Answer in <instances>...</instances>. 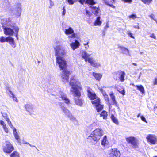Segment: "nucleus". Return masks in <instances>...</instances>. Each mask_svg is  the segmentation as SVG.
<instances>
[{"label": "nucleus", "mask_w": 157, "mask_h": 157, "mask_svg": "<svg viewBox=\"0 0 157 157\" xmlns=\"http://www.w3.org/2000/svg\"><path fill=\"white\" fill-rule=\"evenodd\" d=\"M55 56H58L56 58V62L58 63L61 70L65 69L67 67L66 60L62 57L66 55V51L65 48L60 45H57L54 48Z\"/></svg>", "instance_id": "obj_1"}, {"label": "nucleus", "mask_w": 157, "mask_h": 157, "mask_svg": "<svg viewBox=\"0 0 157 157\" xmlns=\"http://www.w3.org/2000/svg\"><path fill=\"white\" fill-rule=\"evenodd\" d=\"M1 23L6 26L3 25L4 33L6 35L12 36L15 33V28L18 27L15 24L12 22L9 18H5L1 20Z\"/></svg>", "instance_id": "obj_2"}, {"label": "nucleus", "mask_w": 157, "mask_h": 157, "mask_svg": "<svg viewBox=\"0 0 157 157\" xmlns=\"http://www.w3.org/2000/svg\"><path fill=\"white\" fill-rule=\"evenodd\" d=\"M69 84L71 86V92L75 97L79 98L81 96V90H82V85L77 79L73 78L71 79Z\"/></svg>", "instance_id": "obj_3"}, {"label": "nucleus", "mask_w": 157, "mask_h": 157, "mask_svg": "<svg viewBox=\"0 0 157 157\" xmlns=\"http://www.w3.org/2000/svg\"><path fill=\"white\" fill-rule=\"evenodd\" d=\"M104 134L102 129L98 128L93 131L89 136L87 140L95 144Z\"/></svg>", "instance_id": "obj_4"}, {"label": "nucleus", "mask_w": 157, "mask_h": 157, "mask_svg": "<svg viewBox=\"0 0 157 157\" xmlns=\"http://www.w3.org/2000/svg\"><path fill=\"white\" fill-rule=\"evenodd\" d=\"M126 141L131 144L133 148H136L138 147V141L135 137L130 136L126 138Z\"/></svg>", "instance_id": "obj_5"}, {"label": "nucleus", "mask_w": 157, "mask_h": 157, "mask_svg": "<svg viewBox=\"0 0 157 157\" xmlns=\"http://www.w3.org/2000/svg\"><path fill=\"white\" fill-rule=\"evenodd\" d=\"M71 74L70 71L67 70H63L61 73V77L62 81L65 83L68 82L69 76Z\"/></svg>", "instance_id": "obj_6"}, {"label": "nucleus", "mask_w": 157, "mask_h": 157, "mask_svg": "<svg viewBox=\"0 0 157 157\" xmlns=\"http://www.w3.org/2000/svg\"><path fill=\"white\" fill-rule=\"evenodd\" d=\"M14 149L12 145L9 142L6 141L5 145L3 147V150L4 152L10 153Z\"/></svg>", "instance_id": "obj_7"}, {"label": "nucleus", "mask_w": 157, "mask_h": 157, "mask_svg": "<svg viewBox=\"0 0 157 157\" xmlns=\"http://www.w3.org/2000/svg\"><path fill=\"white\" fill-rule=\"evenodd\" d=\"M100 100L98 98L91 101L92 103L95 106L96 109L98 112L101 111L103 108V105L100 104Z\"/></svg>", "instance_id": "obj_8"}, {"label": "nucleus", "mask_w": 157, "mask_h": 157, "mask_svg": "<svg viewBox=\"0 0 157 157\" xmlns=\"http://www.w3.org/2000/svg\"><path fill=\"white\" fill-rule=\"evenodd\" d=\"M146 138L148 142L152 144H155L157 141L156 136L155 135L149 134L147 136Z\"/></svg>", "instance_id": "obj_9"}, {"label": "nucleus", "mask_w": 157, "mask_h": 157, "mask_svg": "<svg viewBox=\"0 0 157 157\" xmlns=\"http://www.w3.org/2000/svg\"><path fill=\"white\" fill-rule=\"evenodd\" d=\"M21 5V3L17 4L15 9V15L16 17H18L21 15L22 12Z\"/></svg>", "instance_id": "obj_10"}, {"label": "nucleus", "mask_w": 157, "mask_h": 157, "mask_svg": "<svg viewBox=\"0 0 157 157\" xmlns=\"http://www.w3.org/2000/svg\"><path fill=\"white\" fill-rule=\"evenodd\" d=\"M117 75H118L119 78L121 82H123L125 80L124 78L126 73L124 71L119 70L116 72Z\"/></svg>", "instance_id": "obj_11"}, {"label": "nucleus", "mask_w": 157, "mask_h": 157, "mask_svg": "<svg viewBox=\"0 0 157 157\" xmlns=\"http://www.w3.org/2000/svg\"><path fill=\"white\" fill-rule=\"evenodd\" d=\"M110 155L111 157H120L121 154L119 150L117 149H112L110 150Z\"/></svg>", "instance_id": "obj_12"}, {"label": "nucleus", "mask_w": 157, "mask_h": 157, "mask_svg": "<svg viewBox=\"0 0 157 157\" xmlns=\"http://www.w3.org/2000/svg\"><path fill=\"white\" fill-rule=\"evenodd\" d=\"M58 96L64 101L65 103L67 104L70 103V101L67 98L66 95L63 92L60 91L58 94Z\"/></svg>", "instance_id": "obj_13"}, {"label": "nucleus", "mask_w": 157, "mask_h": 157, "mask_svg": "<svg viewBox=\"0 0 157 157\" xmlns=\"http://www.w3.org/2000/svg\"><path fill=\"white\" fill-rule=\"evenodd\" d=\"M90 89V88H89L87 91L88 97L91 100L97 99L98 98H97L95 93L94 92H91Z\"/></svg>", "instance_id": "obj_14"}, {"label": "nucleus", "mask_w": 157, "mask_h": 157, "mask_svg": "<svg viewBox=\"0 0 157 157\" xmlns=\"http://www.w3.org/2000/svg\"><path fill=\"white\" fill-rule=\"evenodd\" d=\"M89 63L91 66L95 68H98L101 66L100 64L96 60H93V58L91 61L90 59L89 60Z\"/></svg>", "instance_id": "obj_15"}, {"label": "nucleus", "mask_w": 157, "mask_h": 157, "mask_svg": "<svg viewBox=\"0 0 157 157\" xmlns=\"http://www.w3.org/2000/svg\"><path fill=\"white\" fill-rule=\"evenodd\" d=\"M90 10L96 16L98 15L101 12L100 10L98 7L91 6L90 7Z\"/></svg>", "instance_id": "obj_16"}, {"label": "nucleus", "mask_w": 157, "mask_h": 157, "mask_svg": "<svg viewBox=\"0 0 157 157\" xmlns=\"http://www.w3.org/2000/svg\"><path fill=\"white\" fill-rule=\"evenodd\" d=\"M0 125L2 126L3 130L6 133H9V129L4 121L1 120H0Z\"/></svg>", "instance_id": "obj_17"}, {"label": "nucleus", "mask_w": 157, "mask_h": 157, "mask_svg": "<svg viewBox=\"0 0 157 157\" xmlns=\"http://www.w3.org/2000/svg\"><path fill=\"white\" fill-rule=\"evenodd\" d=\"M79 45L80 43L77 40H75V42H72L70 44V46L71 48L74 50L78 48Z\"/></svg>", "instance_id": "obj_18"}, {"label": "nucleus", "mask_w": 157, "mask_h": 157, "mask_svg": "<svg viewBox=\"0 0 157 157\" xmlns=\"http://www.w3.org/2000/svg\"><path fill=\"white\" fill-rule=\"evenodd\" d=\"M118 48L121 51V52L122 53L125 54L126 55H128L129 54V50L125 47L119 46H118Z\"/></svg>", "instance_id": "obj_19"}, {"label": "nucleus", "mask_w": 157, "mask_h": 157, "mask_svg": "<svg viewBox=\"0 0 157 157\" xmlns=\"http://www.w3.org/2000/svg\"><path fill=\"white\" fill-rule=\"evenodd\" d=\"M110 96L113 101L112 105H115L117 107H118V105L115 100V96L113 92H111L110 93Z\"/></svg>", "instance_id": "obj_20"}, {"label": "nucleus", "mask_w": 157, "mask_h": 157, "mask_svg": "<svg viewBox=\"0 0 157 157\" xmlns=\"http://www.w3.org/2000/svg\"><path fill=\"white\" fill-rule=\"evenodd\" d=\"M25 108L26 110L29 112V114L31 115L33 111V106L29 104H27L25 105Z\"/></svg>", "instance_id": "obj_21"}, {"label": "nucleus", "mask_w": 157, "mask_h": 157, "mask_svg": "<svg viewBox=\"0 0 157 157\" xmlns=\"http://www.w3.org/2000/svg\"><path fill=\"white\" fill-rule=\"evenodd\" d=\"M7 42L11 45L13 48H15L16 47V44L15 43L14 38L11 36H9Z\"/></svg>", "instance_id": "obj_22"}, {"label": "nucleus", "mask_w": 157, "mask_h": 157, "mask_svg": "<svg viewBox=\"0 0 157 157\" xmlns=\"http://www.w3.org/2000/svg\"><path fill=\"white\" fill-rule=\"evenodd\" d=\"M60 108L62 111L66 115L70 112V111L64 106V104H61L60 105Z\"/></svg>", "instance_id": "obj_23"}, {"label": "nucleus", "mask_w": 157, "mask_h": 157, "mask_svg": "<svg viewBox=\"0 0 157 157\" xmlns=\"http://www.w3.org/2000/svg\"><path fill=\"white\" fill-rule=\"evenodd\" d=\"M13 133L15 139L17 140L18 142L19 143L20 141V137L16 129L13 130Z\"/></svg>", "instance_id": "obj_24"}, {"label": "nucleus", "mask_w": 157, "mask_h": 157, "mask_svg": "<svg viewBox=\"0 0 157 157\" xmlns=\"http://www.w3.org/2000/svg\"><path fill=\"white\" fill-rule=\"evenodd\" d=\"M90 54L88 53L86 51H82L81 53V56L83 58H86V57H89L92 54V52H91Z\"/></svg>", "instance_id": "obj_25"}, {"label": "nucleus", "mask_w": 157, "mask_h": 157, "mask_svg": "<svg viewBox=\"0 0 157 157\" xmlns=\"http://www.w3.org/2000/svg\"><path fill=\"white\" fill-rule=\"evenodd\" d=\"M64 33L66 35H68L74 33V30L71 27H69L68 29H66L64 31Z\"/></svg>", "instance_id": "obj_26"}, {"label": "nucleus", "mask_w": 157, "mask_h": 157, "mask_svg": "<svg viewBox=\"0 0 157 157\" xmlns=\"http://www.w3.org/2000/svg\"><path fill=\"white\" fill-rule=\"evenodd\" d=\"M66 115L71 121L73 122L77 121L76 118L72 115L70 112Z\"/></svg>", "instance_id": "obj_27"}, {"label": "nucleus", "mask_w": 157, "mask_h": 157, "mask_svg": "<svg viewBox=\"0 0 157 157\" xmlns=\"http://www.w3.org/2000/svg\"><path fill=\"white\" fill-rule=\"evenodd\" d=\"M75 102L76 105L81 106L83 104V101L79 98H75Z\"/></svg>", "instance_id": "obj_28"}, {"label": "nucleus", "mask_w": 157, "mask_h": 157, "mask_svg": "<svg viewBox=\"0 0 157 157\" xmlns=\"http://www.w3.org/2000/svg\"><path fill=\"white\" fill-rule=\"evenodd\" d=\"M100 19L101 18L100 17H98L94 23V25L95 26L100 25L102 23Z\"/></svg>", "instance_id": "obj_29"}, {"label": "nucleus", "mask_w": 157, "mask_h": 157, "mask_svg": "<svg viewBox=\"0 0 157 157\" xmlns=\"http://www.w3.org/2000/svg\"><path fill=\"white\" fill-rule=\"evenodd\" d=\"M93 75L95 77V78L99 80L102 77V75L100 74L96 73L94 72L93 73Z\"/></svg>", "instance_id": "obj_30"}, {"label": "nucleus", "mask_w": 157, "mask_h": 157, "mask_svg": "<svg viewBox=\"0 0 157 157\" xmlns=\"http://www.w3.org/2000/svg\"><path fill=\"white\" fill-rule=\"evenodd\" d=\"M107 113L105 111H103L100 114V117H103L104 119H106L107 118Z\"/></svg>", "instance_id": "obj_31"}, {"label": "nucleus", "mask_w": 157, "mask_h": 157, "mask_svg": "<svg viewBox=\"0 0 157 157\" xmlns=\"http://www.w3.org/2000/svg\"><path fill=\"white\" fill-rule=\"evenodd\" d=\"M10 157H20V153L16 151H14L10 154Z\"/></svg>", "instance_id": "obj_32"}, {"label": "nucleus", "mask_w": 157, "mask_h": 157, "mask_svg": "<svg viewBox=\"0 0 157 157\" xmlns=\"http://www.w3.org/2000/svg\"><path fill=\"white\" fill-rule=\"evenodd\" d=\"M136 86L137 88V89L142 93L143 94L144 93L145 91L144 90V88L142 85H140V86L136 85Z\"/></svg>", "instance_id": "obj_33"}, {"label": "nucleus", "mask_w": 157, "mask_h": 157, "mask_svg": "<svg viewBox=\"0 0 157 157\" xmlns=\"http://www.w3.org/2000/svg\"><path fill=\"white\" fill-rule=\"evenodd\" d=\"M111 118L113 121L117 124H118V121L117 118L115 117L113 115H112L111 116Z\"/></svg>", "instance_id": "obj_34"}, {"label": "nucleus", "mask_w": 157, "mask_h": 157, "mask_svg": "<svg viewBox=\"0 0 157 157\" xmlns=\"http://www.w3.org/2000/svg\"><path fill=\"white\" fill-rule=\"evenodd\" d=\"M9 38V37L5 38L3 36H1L0 38V42L1 43L4 42H7Z\"/></svg>", "instance_id": "obj_35"}, {"label": "nucleus", "mask_w": 157, "mask_h": 157, "mask_svg": "<svg viewBox=\"0 0 157 157\" xmlns=\"http://www.w3.org/2000/svg\"><path fill=\"white\" fill-rule=\"evenodd\" d=\"M117 90L121 94L124 95H125V91L124 89L123 88H117Z\"/></svg>", "instance_id": "obj_36"}, {"label": "nucleus", "mask_w": 157, "mask_h": 157, "mask_svg": "<svg viewBox=\"0 0 157 157\" xmlns=\"http://www.w3.org/2000/svg\"><path fill=\"white\" fill-rule=\"evenodd\" d=\"M107 141V138L106 136H105L101 142V145L103 146H105Z\"/></svg>", "instance_id": "obj_37"}, {"label": "nucleus", "mask_w": 157, "mask_h": 157, "mask_svg": "<svg viewBox=\"0 0 157 157\" xmlns=\"http://www.w3.org/2000/svg\"><path fill=\"white\" fill-rule=\"evenodd\" d=\"M15 33L14 34L15 35V36L17 38V40H18V33L19 31V28L18 27H16L15 28Z\"/></svg>", "instance_id": "obj_38"}, {"label": "nucleus", "mask_w": 157, "mask_h": 157, "mask_svg": "<svg viewBox=\"0 0 157 157\" xmlns=\"http://www.w3.org/2000/svg\"><path fill=\"white\" fill-rule=\"evenodd\" d=\"M86 4L90 5H93L95 4V2L94 0H86Z\"/></svg>", "instance_id": "obj_39"}, {"label": "nucleus", "mask_w": 157, "mask_h": 157, "mask_svg": "<svg viewBox=\"0 0 157 157\" xmlns=\"http://www.w3.org/2000/svg\"><path fill=\"white\" fill-rule=\"evenodd\" d=\"M7 92L8 94L10 97H12L14 95L13 93L10 89H8L7 90Z\"/></svg>", "instance_id": "obj_40"}, {"label": "nucleus", "mask_w": 157, "mask_h": 157, "mask_svg": "<svg viewBox=\"0 0 157 157\" xmlns=\"http://www.w3.org/2000/svg\"><path fill=\"white\" fill-rule=\"evenodd\" d=\"M142 1L144 4L148 5L151 2L152 0H142Z\"/></svg>", "instance_id": "obj_41"}, {"label": "nucleus", "mask_w": 157, "mask_h": 157, "mask_svg": "<svg viewBox=\"0 0 157 157\" xmlns=\"http://www.w3.org/2000/svg\"><path fill=\"white\" fill-rule=\"evenodd\" d=\"M8 124V125L10 126V128L12 129L13 131V130H14L16 129L12 124L11 122H9V123Z\"/></svg>", "instance_id": "obj_42"}, {"label": "nucleus", "mask_w": 157, "mask_h": 157, "mask_svg": "<svg viewBox=\"0 0 157 157\" xmlns=\"http://www.w3.org/2000/svg\"><path fill=\"white\" fill-rule=\"evenodd\" d=\"M75 1V0H67V2L70 5H73Z\"/></svg>", "instance_id": "obj_43"}, {"label": "nucleus", "mask_w": 157, "mask_h": 157, "mask_svg": "<svg viewBox=\"0 0 157 157\" xmlns=\"http://www.w3.org/2000/svg\"><path fill=\"white\" fill-rule=\"evenodd\" d=\"M129 17L130 18H132V19H134L136 18H137V17L136 15L135 14H133L131 15H130L129 16Z\"/></svg>", "instance_id": "obj_44"}, {"label": "nucleus", "mask_w": 157, "mask_h": 157, "mask_svg": "<svg viewBox=\"0 0 157 157\" xmlns=\"http://www.w3.org/2000/svg\"><path fill=\"white\" fill-rule=\"evenodd\" d=\"M71 35L68 37V38H74L76 35V34L75 33H71Z\"/></svg>", "instance_id": "obj_45"}, {"label": "nucleus", "mask_w": 157, "mask_h": 157, "mask_svg": "<svg viewBox=\"0 0 157 157\" xmlns=\"http://www.w3.org/2000/svg\"><path fill=\"white\" fill-rule=\"evenodd\" d=\"M2 116L5 119L8 117L7 114L6 113H1Z\"/></svg>", "instance_id": "obj_46"}, {"label": "nucleus", "mask_w": 157, "mask_h": 157, "mask_svg": "<svg viewBox=\"0 0 157 157\" xmlns=\"http://www.w3.org/2000/svg\"><path fill=\"white\" fill-rule=\"evenodd\" d=\"M99 89L100 90L101 92L102 93L104 97L105 96V95H107L106 92L102 89L99 88Z\"/></svg>", "instance_id": "obj_47"}, {"label": "nucleus", "mask_w": 157, "mask_h": 157, "mask_svg": "<svg viewBox=\"0 0 157 157\" xmlns=\"http://www.w3.org/2000/svg\"><path fill=\"white\" fill-rule=\"evenodd\" d=\"M62 16H64L66 13V9H65V7L63 6L62 9Z\"/></svg>", "instance_id": "obj_48"}, {"label": "nucleus", "mask_w": 157, "mask_h": 157, "mask_svg": "<svg viewBox=\"0 0 157 157\" xmlns=\"http://www.w3.org/2000/svg\"><path fill=\"white\" fill-rule=\"evenodd\" d=\"M78 1L82 4H83L84 3L86 4V0H78Z\"/></svg>", "instance_id": "obj_49"}, {"label": "nucleus", "mask_w": 157, "mask_h": 157, "mask_svg": "<svg viewBox=\"0 0 157 157\" xmlns=\"http://www.w3.org/2000/svg\"><path fill=\"white\" fill-rule=\"evenodd\" d=\"M50 6H49V8H51L54 5V3L51 0H49Z\"/></svg>", "instance_id": "obj_50"}, {"label": "nucleus", "mask_w": 157, "mask_h": 157, "mask_svg": "<svg viewBox=\"0 0 157 157\" xmlns=\"http://www.w3.org/2000/svg\"><path fill=\"white\" fill-rule=\"evenodd\" d=\"M83 59H85V61L86 62L88 61L89 63V60L90 59H91V61L92 60L93 58L92 57H86V58H83Z\"/></svg>", "instance_id": "obj_51"}, {"label": "nucleus", "mask_w": 157, "mask_h": 157, "mask_svg": "<svg viewBox=\"0 0 157 157\" xmlns=\"http://www.w3.org/2000/svg\"><path fill=\"white\" fill-rule=\"evenodd\" d=\"M12 98L13 99V100L15 102H18V100L15 95L14 96H13Z\"/></svg>", "instance_id": "obj_52"}, {"label": "nucleus", "mask_w": 157, "mask_h": 157, "mask_svg": "<svg viewBox=\"0 0 157 157\" xmlns=\"http://www.w3.org/2000/svg\"><path fill=\"white\" fill-rule=\"evenodd\" d=\"M149 16L151 19L154 20V21H156V19L155 18V16L154 14H151V15H150Z\"/></svg>", "instance_id": "obj_53"}, {"label": "nucleus", "mask_w": 157, "mask_h": 157, "mask_svg": "<svg viewBox=\"0 0 157 157\" xmlns=\"http://www.w3.org/2000/svg\"><path fill=\"white\" fill-rule=\"evenodd\" d=\"M130 36V37L132 38L133 39H134L135 37L134 36H133L132 35V33L130 32H128L127 33Z\"/></svg>", "instance_id": "obj_54"}, {"label": "nucleus", "mask_w": 157, "mask_h": 157, "mask_svg": "<svg viewBox=\"0 0 157 157\" xmlns=\"http://www.w3.org/2000/svg\"><path fill=\"white\" fill-rule=\"evenodd\" d=\"M103 2L105 4L108 5H109V1L107 0H102Z\"/></svg>", "instance_id": "obj_55"}, {"label": "nucleus", "mask_w": 157, "mask_h": 157, "mask_svg": "<svg viewBox=\"0 0 157 157\" xmlns=\"http://www.w3.org/2000/svg\"><path fill=\"white\" fill-rule=\"evenodd\" d=\"M104 97L106 101L108 102L109 101V98L108 97V96L107 95L104 96Z\"/></svg>", "instance_id": "obj_56"}, {"label": "nucleus", "mask_w": 157, "mask_h": 157, "mask_svg": "<svg viewBox=\"0 0 157 157\" xmlns=\"http://www.w3.org/2000/svg\"><path fill=\"white\" fill-rule=\"evenodd\" d=\"M150 37L151 38H153L154 39H156V37L154 33H152L150 36Z\"/></svg>", "instance_id": "obj_57"}, {"label": "nucleus", "mask_w": 157, "mask_h": 157, "mask_svg": "<svg viewBox=\"0 0 157 157\" xmlns=\"http://www.w3.org/2000/svg\"><path fill=\"white\" fill-rule=\"evenodd\" d=\"M141 119L143 121L146 122L145 118L144 116H141Z\"/></svg>", "instance_id": "obj_58"}, {"label": "nucleus", "mask_w": 157, "mask_h": 157, "mask_svg": "<svg viewBox=\"0 0 157 157\" xmlns=\"http://www.w3.org/2000/svg\"><path fill=\"white\" fill-rule=\"evenodd\" d=\"M125 2L130 3L132 2V0H123Z\"/></svg>", "instance_id": "obj_59"}, {"label": "nucleus", "mask_w": 157, "mask_h": 157, "mask_svg": "<svg viewBox=\"0 0 157 157\" xmlns=\"http://www.w3.org/2000/svg\"><path fill=\"white\" fill-rule=\"evenodd\" d=\"M5 119L6 120V121L7 122L8 124L9 123V122H11L10 120V119H9V117H8L7 118H6Z\"/></svg>", "instance_id": "obj_60"}, {"label": "nucleus", "mask_w": 157, "mask_h": 157, "mask_svg": "<svg viewBox=\"0 0 157 157\" xmlns=\"http://www.w3.org/2000/svg\"><path fill=\"white\" fill-rule=\"evenodd\" d=\"M153 84L154 85H156L157 84V77L155 78V81L153 83Z\"/></svg>", "instance_id": "obj_61"}, {"label": "nucleus", "mask_w": 157, "mask_h": 157, "mask_svg": "<svg viewBox=\"0 0 157 157\" xmlns=\"http://www.w3.org/2000/svg\"><path fill=\"white\" fill-rule=\"evenodd\" d=\"M61 41L59 40H56L55 43L56 45L59 44L61 43Z\"/></svg>", "instance_id": "obj_62"}, {"label": "nucleus", "mask_w": 157, "mask_h": 157, "mask_svg": "<svg viewBox=\"0 0 157 157\" xmlns=\"http://www.w3.org/2000/svg\"><path fill=\"white\" fill-rule=\"evenodd\" d=\"M133 27L134 28L137 29H140L139 26L138 25H134L133 26Z\"/></svg>", "instance_id": "obj_63"}, {"label": "nucleus", "mask_w": 157, "mask_h": 157, "mask_svg": "<svg viewBox=\"0 0 157 157\" xmlns=\"http://www.w3.org/2000/svg\"><path fill=\"white\" fill-rule=\"evenodd\" d=\"M86 15H90V13L87 10H86Z\"/></svg>", "instance_id": "obj_64"}]
</instances>
